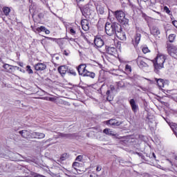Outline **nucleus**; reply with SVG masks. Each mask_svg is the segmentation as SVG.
Masks as SVG:
<instances>
[{
  "label": "nucleus",
  "mask_w": 177,
  "mask_h": 177,
  "mask_svg": "<svg viewBox=\"0 0 177 177\" xmlns=\"http://www.w3.org/2000/svg\"><path fill=\"white\" fill-rule=\"evenodd\" d=\"M168 56L162 53H158L155 59L151 60L153 64L154 72L156 74H160V70L164 68V64Z\"/></svg>",
  "instance_id": "1"
},
{
  "label": "nucleus",
  "mask_w": 177,
  "mask_h": 177,
  "mask_svg": "<svg viewBox=\"0 0 177 177\" xmlns=\"http://www.w3.org/2000/svg\"><path fill=\"white\" fill-rule=\"evenodd\" d=\"M113 15L121 26L123 27H128L129 26V19L127 18L125 12L122 10L115 11Z\"/></svg>",
  "instance_id": "2"
},
{
  "label": "nucleus",
  "mask_w": 177,
  "mask_h": 177,
  "mask_svg": "<svg viewBox=\"0 0 177 177\" xmlns=\"http://www.w3.org/2000/svg\"><path fill=\"white\" fill-rule=\"evenodd\" d=\"M121 24L118 23L106 22L105 24V32L107 35L111 37L114 35L118 30H120Z\"/></svg>",
  "instance_id": "3"
},
{
  "label": "nucleus",
  "mask_w": 177,
  "mask_h": 177,
  "mask_svg": "<svg viewBox=\"0 0 177 177\" xmlns=\"http://www.w3.org/2000/svg\"><path fill=\"white\" fill-rule=\"evenodd\" d=\"M77 71L79 75H82V77H90V78H95L96 75L93 72H90L89 71L86 70V64H82L78 66Z\"/></svg>",
  "instance_id": "4"
},
{
  "label": "nucleus",
  "mask_w": 177,
  "mask_h": 177,
  "mask_svg": "<svg viewBox=\"0 0 177 177\" xmlns=\"http://www.w3.org/2000/svg\"><path fill=\"white\" fill-rule=\"evenodd\" d=\"M166 48L169 56L177 60V46L171 43H167Z\"/></svg>",
  "instance_id": "5"
},
{
  "label": "nucleus",
  "mask_w": 177,
  "mask_h": 177,
  "mask_svg": "<svg viewBox=\"0 0 177 177\" xmlns=\"http://www.w3.org/2000/svg\"><path fill=\"white\" fill-rule=\"evenodd\" d=\"M136 63L140 68H146V67H149L150 59L145 57L138 56L136 59Z\"/></svg>",
  "instance_id": "6"
},
{
  "label": "nucleus",
  "mask_w": 177,
  "mask_h": 177,
  "mask_svg": "<svg viewBox=\"0 0 177 177\" xmlns=\"http://www.w3.org/2000/svg\"><path fill=\"white\" fill-rule=\"evenodd\" d=\"M117 38L120 39V41H125L127 39V35H125V32L122 31V26L120 25V28L116 30V33H115Z\"/></svg>",
  "instance_id": "7"
},
{
  "label": "nucleus",
  "mask_w": 177,
  "mask_h": 177,
  "mask_svg": "<svg viewBox=\"0 0 177 177\" xmlns=\"http://www.w3.org/2000/svg\"><path fill=\"white\" fill-rule=\"evenodd\" d=\"M140 38H142V35H140V33L136 32L131 41L132 44L135 48L139 45V43L140 42Z\"/></svg>",
  "instance_id": "8"
},
{
  "label": "nucleus",
  "mask_w": 177,
  "mask_h": 177,
  "mask_svg": "<svg viewBox=\"0 0 177 177\" xmlns=\"http://www.w3.org/2000/svg\"><path fill=\"white\" fill-rule=\"evenodd\" d=\"M32 17L34 21H39V20L44 19V14L42 12H38V11H35L32 12Z\"/></svg>",
  "instance_id": "9"
},
{
  "label": "nucleus",
  "mask_w": 177,
  "mask_h": 177,
  "mask_svg": "<svg viewBox=\"0 0 177 177\" xmlns=\"http://www.w3.org/2000/svg\"><path fill=\"white\" fill-rule=\"evenodd\" d=\"M34 68L36 71H44L46 70V64L39 62L35 64Z\"/></svg>",
  "instance_id": "10"
},
{
  "label": "nucleus",
  "mask_w": 177,
  "mask_h": 177,
  "mask_svg": "<svg viewBox=\"0 0 177 177\" xmlns=\"http://www.w3.org/2000/svg\"><path fill=\"white\" fill-rule=\"evenodd\" d=\"M106 125H111V127H120L122 122H120L115 119H111L106 121Z\"/></svg>",
  "instance_id": "11"
},
{
  "label": "nucleus",
  "mask_w": 177,
  "mask_h": 177,
  "mask_svg": "<svg viewBox=\"0 0 177 177\" xmlns=\"http://www.w3.org/2000/svg\"><path fill=\"white\" fill-rule=\"evenodd\" d=\"M81 26L84 31H89V20L86 19H82L81 20Z\"/></svg>",
  "instance_id": "12"
},
{
  "label": "nucleus",
  "mask_w": 177,
  "mask_h": 177,
  "mask_svg": "<svg viewBox=\"0 0 177 177\" xmlns=\"http://www.w3.org/2000/svg\"><path fill=\"white\" fill-rule=\"evenodd\" d=\"M45 133L39 132H32L30 133V139H44Z\"/></svg>",
  "instance_id": "13"
},
{
  "label": "nucleus",
  "mask_w": 177,
  "mask_h": 177,
  "mask_svg": "<svg viewBox=\"0 0 177 177\" xmlns=\"http://www.w3.org/2000/svg\"><path fill=\"white\" fill-rule=\"evenodd\" d=\"M57 70L62 77H64L68 71V68L66 65H63L59 66Z\"/></svg>",
  "instance_id": "14"
},
{
  "label": "nucleus",
  "mask_w": 177,
  "mask_h": 177,
  "mask_svg": "<svg viewBox=\"0 0 177 177\" xmlns=\"http://www.w3.org/2000/svg\"><path fill=\"white\" fill-rule=\"evenodd\" d=\"M34 32H45V34L49 35L50 34V30H48L45 26H41L40 27L36 28L33 29Z\"/></svg>",
  "instance_id": "15"
},
{
  "label": "nucleus",
  "mask_w": 177,
  "mask_h": 177,
  "mask_svg": "<svg viewBox=\"0 0 177 177\" xmlns=\"http://www.w3.org/2000/svg\"><path fill=\"white\" fill-rule=\"evenodd\" d=\"M105 50L108 53V55H111L112 56H114V55L117 54V48H115V47L106 46Z\"/></svg>",
  "instance_id": "16"
},
{
  "label": "nucleus",
  "mask_w": 177,
  "mask_h": 177,
  "mask_svg": "<svg viewBox=\"0 0 177 177\" xmlns=\"http://www.w3.org/2000/svg\"><path fill=\"white\" fill-rule=\"evenodd\" d=\"M95 46L96 48H102L104 45V41L100 37H95L94 39Z\"/></svg>",
  "instance_id": "17"
},
{
  "label": "nucleus",
  "mask_w": 177,
  "mask_h": 177,
  "mask_svg": "<svg viewBox=\"0 0 177 177\" xmlns=\"http://www.w3.org/2000/svg\"><path fill=\"white\" fill-rule=\"evenodd\" d=\"M155 81L157 83L158 86L159 88H165L167 86V82L163 79H158L157 77H155Z\"/></svg>",
  "instance_id": "18"
},
{
  "label": "nucleus",
  "mask_w": 177,
  "mask_h": 177,
  "mask_svg": "<svg viewBox=\"0 0 177 177\" xmlns=\"http://www.w3.org/2000/svg\"><path fill=\"white\" fill-rule=\"evenodd\" d=\"M19 133H20L21 136L24 138V139H31V133L27 130L20 131Z\"/></svg>",
  "instance_id": "19"
},
{
  "label": "nucleus",
  "mask_w": 177,
  "mask_h": 177,
  "mask_svg": "<svg viewBox=\"0 0 177 177\" xmlns=\"http://www.w3.org/2000/svg\"><path fill=\"white\" fill-rule=\"evenodd\" d=\"M129 103L132 111H133V113H136L138 111V109H139V106H138V104H136V102L135 101V100L131 99Z\"/></svg>",
  "instance_id": "20"
},
{
  "label": "nucleus",
  "mask_w": 177,
  "mask_h": 177,
  "mask_svg": "<svg viewBox=\"0 0 177 177\" xmlns=\"http://www.w3.org/2000/svg\"><path fill=\"white\" fill-rule=\"evenodd\" d=\"M96 10L97 15H104V6L102 4H97L96 6Z\"/></svg>",
  "instance_id": "21"
},
{
  "label": "nucleus",
  "mask_w": 177,
  "mask_h": 177,
  "mask_svg": "<svg viewBox=\"0 0 177 177\" xmlns=\"http://www.w3.org/2000/svg\"><path fill=\"white\" fill-rule=\"evenodd\" d=\"M77 30H80V26L77 25L68 28V30L71 35H75V34H77Z\"/></svg>",
  "instance_id": "22"
},
{
  "label": "nucleus",
  "mask_w": 177,
  "mask_h": 177,
  "mask_svg": "<svg viewBox=\"0 0 177 177\" xmlns=\"http://www.w3.org/2000/svg\"><path fill=\"white\" fill-rule=\"evenodd\" d=\"M10 8L8 7V6H4L2 8V13L3 15V16H9L10 13Z\"/></svg>",
  "instance_id": "23"
},
{
  "label": "nucleus",
  "mask_w": 177,
  "mask_h": 177,
  "mask_svg": "<svg viewBox=\"0 0 177 177\" xmlns=\"http://www.w3.org/2000/svg\"><path fill=\"white\" fill-rule=\"evenodd\" d=\"M80 9L82 12V15L84 16V17H86L88 16V12H89V8H88V6L84 8L80 7Z\"/></svg>",
  "instance_id": "24"
},
{
  "label": "nucleus",
  "mask_w": 177,
  "mask_h": 177,
  "mask_svg": "<svg viewBox=\"0 0 177 177\" xmlns=\"http://www.w3.org/2000/svg\"><path fill=\"white\" fill-rule=\"evenodd\" d=\"M151 34H152V35H160V30L158 29V28H157L156 26H153L151 28Z\"/></svg>",
  "instance_id": "25"
},
{
  "label": "nucleus",
  "mask_w": 177,
  "mask_h": 177,
  "mask_svg": "<svg viewBox=\"0 0 177 177\" xmlns=\"http://www.w3.org/2000/svg\"><path fill=\"white\" fill-rule=\"evenodd\" d=\"M103 133H105V135H108L109 136H115V133H114V131H111L110 129H104Z\"/></svg>",
  "instance_id": "26"
},
{
  "label": "nucleus",
  "mask_w": 177,
  "mask_h": 177,
  "mask_svg": "<svg viewBox=\"0 0 177 177\" xmlns=\"http://www.w3.org/2000/svg\"><path fill=\"white\" fill-rule=\"evenodd\" d=\"M68 158V154L67 153H62L58 160L59 162H63V161H66Z\"/></svg>",
  "instance_id": "27"
},
{
  "label": "nucleus",
  "mask_w": 177,
  "mask_h": 177,
  "mask_svg": "<svg viewBox=\"0 0 177 177\" xmlns=\"http://www.w3.org/2000/svg\"><path fill=\"white\" fill-rule=\"evenodd\" d=\"M110 93H111L110 90H107L106 93L107 102H113V96H111Z\"/></svg>",
  "instance_id": "28"
},
{
  "label": "nucleus",
  "mask_w": 177,
  "mask_h": 177,
  "mask_svg": "<svg viewBox=\"0 0 177 177\" xmlns=\"http://www.w3.org/2000/svg\"><path fill=\"white\" fill-rule=\"evenodd\" d=\"M124 71L126 73L131 74V73H132V66L129 64H126Z\"/></svg>",
  "instance_id": "29"
},
{
  "label": "nucleus",
  "mask_w": 177,
  "mask_h": 177,
  "mask_svg": "<svg viewBox=\"0 0 177 177\" xmlns=\"http://www.w3.org/2000/svg\"><path fill=\"white\" fill-rule=\"evenodd\" d=\"M171 130L173 131L174 133L177 136V124L173 123L171 125Z\"/></svg>",
  "instance_id": "30"
},
{
  "label": "nucleus",
  "mask_w": 177,
  "mask_h": 177,
  "mask_svg": "<svg viewBox=\"0 0 177 177\" xmlns=\"http://www.w3.org/2000/svg\"><path fill=\"white\" fill-rule=\"evenodd\" d=\"M175 38H176V35L175 34H170L168 37L169 42H174L175 41Z\"/></svg>",
  "instance_id": "31"
},
{
  "label": "nucleus",
  "mask_w": 177,
  "mask_h": 177,
  "mask_svg": "<svg viewBox=\"0 0 177 177\" xmlns=\"http://www.w3.org/2000/svg\"><path fill=\"white\" fill-rule=\"evenodd\" d=\"M26 70L28 74H34V71H32L30 65L26 66Z\"/></svg>",
  "instance_id": "32"
},
{
  "label": "nucleus",
  "mask_w": 177,
  "mask_h": 177,
  "mask_svg": "<svg viewBox=\"0 0 177 177\" xmlns=\"http://www.w3.org/2000/svg\"><path fill=\"white\" fill-rule=\"evenodd\" d=\"M68 74H71V75H77V73H75V71L74 69H68Z\"/></svg>",
  "instance_id": "33"
},
{
  "label": "nucleus",
  "mask_w": 177,
  "mask_h": 177,
  "mask_svg": "<svg viewBox=\"0 0 177 177\" xmlns=\"http://www.w3.org/2000/svg\"><path fill=\"white\" fill-rule=\"evenodd\" d=\"M163 10L167 15H171V10H169V8L167 6L163 7Z\"/></svg>",
  "instance_id": "34"
},
{
  "label": "nucleus",
  "mask_w": 177,
  "mask_h": 177,
  "mask_svg": "<svg viewBox=\"0 0 177 177\" xmlns=\"http://www.w3.org/2000/svg\"><path fill=\"white\" fill-rule=\"evenodd\" d=\"M80 162H75L73 163V168H74V169H77V168H80Z\"/></svg>",
  "instance_id": "35"
},
{
  "label": "nucleus",
  "mask_w": 177,
  "mask_h": 177,
  "mask_svg": "<svg viewBox=\"0 0 177 177\" xmlns=\"http://www.w3.org/2000/svg\"><path fill=\"white\" fill-rule=\"evenodd\" d=\"M142 53H145L146 55V53H149V52H150V50H149V48L147 47H143L142 49Z\"/></svg>",
  "instance_id": "36"
},
{
  "label": "nucleus",
  "mask_w": 177,
  "mask_h": 177,
  "mask_svg": "<svg viewBox=\"0 0 177 177\" xmlns=\"http://www.w3.org/2000/svg\"><path fill=\"white\" fill-rule=\"evenodd\" d=\"M83 158H84V156L82 155H79L77 156L76 160L81 162L82 161Z\"/></svg>",
  "instance_id": "37"
},
{
  "label": "nucleus",
  "mask_w": 177,
  "mask_h": 177,
  "mask_svg": "<svg viewBox=\"0 0 177 177\" xmlns=\"http://www.w3.org/2000/svg\"><path fill=\"white\" fill-rule=\"evenodd\" d=\"M63 55L64 56H70V50H64Z\"/></svg>",
  "instance_id": "38"
},
{
  "label": "nucleus",
  "mask_w": 177,
  "mask_h": 177,
  "mask_svg": "<svg viewBox=\"0 0 177 177\" xmlns=\"http://www.w3.org/2000/svg\"><path fill=\"white\" fill-rule=\"evenodd\" d=\"M96 171L97 172H100V171H102V166L100 165L97 166Z\"/></svg>",
  "instance_id": "39"
},
{
  "label": "nucleus",
  "mask_w": 177,
  "mask_h": 177,
  "mask_svg": "<svg viewBox=\"0 0 177 177\" xmlns=\"http://www.w3.org/2000/svg\"><path fill=\"white\" fill-rule=\"evenodd\" d=\"M173 26H174V27H176V28H177V21L174 20L172 22Z\"/></svg>",
  "instance_id": "40"
},
{
  "label": "nucleus",
  "mask_w": 177,
  "mask_h": 177,
  "mask_svg": "<svg viewBox=\"0 0 177 177\" xmlns=\"http://www.w3.org/2000/svg\"><path fill=\"white\" fill-rule=\"evenodd\" d=\"M110 89L113 92L115 91V87L114 86V85H110Z\"/></svg>",
  "instance_id": "41"
},
{
  "label": "nucleus",
  "mask_w": 177,
  "mask_h": 177,
  "mask_svg": "<svg viewBox=\"0 0 177 177\" xmlns=\"http://www.w3.org/2000/svg\"><path fill=\"white\" fill-rule=\"evenodd\" d=\"M49 100H50V102H55L56 100V98H55V97H50Z\"/></svg>",
  "instance_id": "42"
},
{
  "label": "nucleus",
  "mask_w": 177,
  "mask_h": 177,
  "mask_svg": "<svg viewBox=\"0 0 177 177\" xmlns=\"http://www.w3.org/2000/svg\"><path fill=\"white\" fill-rule=\"evenodd\" d=\"M59 136H62V138H66L67 137V134L60 133Z\"/></svg>",
  "instance_id": "43"
},
{
  "label": "nucleus",
  "mask_w": 177,
  "mask_h": 177,
  "mask_svg": "<svg viewBox=\"0 0 177 177\" xmlns=\"http://www.w3.org/2000/svg\"><path fill=\"white\" fill-rule=\"evenodd\" d=\"M77 3H80V2H84L85 0H75Z\"/></svg>",
  "instance_id": "44"
},
{
  "label": "nucleus",
  "mask_w": 177,
  "mask_h": 177,
  "mask_svg": "<svg viewBox=\"0 0 177 177\" xmlns=\"http://www.w3.org/2000/svg\"><path fill=\"white\" fill-rule=\"evenodd\" d=\"M7 67H9V64H4L3 68H6Z\"/></svg>",
  "instance_id": "45"
},
{
  "label": "nucleus",
  "mask_w": 177,
  "mask_h": 177,
  "mask_svg": "<svg viewBox=\"0 0 177 177\" xmlns=\"http://www.w3.org/2000/svg\"><path fill=\"white\" fill-rule=\"evenodd\" d=\"M174 160H176V161H177V156H175Z\"/></svg>",
  "instance_id": "46"
},
{
  "label": "nucleus",
  "mask_w": 177,
  "mask_h": 177,
  "mask_svg": "<svg viewBox=\"0 0 177 177\" xmlns=\"http://www.w3.org/2000/svg\"><path fill=\"white\" fill-rule=\"evenodd\" d=\"M153 156L154 158H156V154H154V153H153Z\"/></svg>",
  "instance_id": "47"
},
{
  "label": "nucleus",
  "mask_w": 177,
  "mask_h": 177,
  "mask_svg": "<svg viewBox=\"0 0 177 177\" xmlns=\"http://www.w3.org/2000/svg\"><path fill=\"white\" fill-rule=\"evenodd\" d=\"M169 162H170L171 164H172V162H171V161H169Z\"/></svg>",
  "instance_id": "48"
},
{
  "label": "nucleus",
  "mask_w": 177,
  "mask_h": 177,
  "mask_svg": "<svg viewBox=\"0 0 177 177\" xmlns=\"http://www.w3.org/2000/svg\"><path fill=\"white\" fill-rule=\"evenodd\" d=\"M176 98L177 99V96L176 97Z\"/></svg>",
  "instance_id": "49"
},
{
  "label": "nucleus",
  "mask_w": 177,
  "mask_h": 177,
  "mask_svg": "<svg viewBox=\"0 0 177 177\" xmlns=\"http://www.w3.org/2000/svg\"><path fill=\"white\" fill-rule=\"evenodd\" d=\"M176 136V138H177V136Z\"/></svg>",
  "instance_id": "50"
}]
</instances>
